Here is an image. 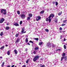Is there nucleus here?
I'll list each match as a JSON object with an SVG mask.
<instances>
[{
	"instance_id": "40",
	"label": "nucleus",
	"mask_w": 67,
	"mask_h": 67,
	"mask_svg": "<svg viewBox=\"0 0 67 67\" xmlns=\"http://www.w3.org/2000/svg\"><path fill=\"white\" fill-rule=\"evenodd\" d=\"M20 25H21L22 24V21H21L20 23Z\"/></svg>"
},
{
	"instance_id": "48",
	"label": "nucleus",
	"mask_w": 67,
	"mask_h": 67,
	"mask_svg": "<svg viewBox=\"0 0 67 67\" xmlns=\"http://www.w3.org/2000/svg\"><path fill=\"white\" fill-rule=\"evenodd\" d=\"M14 67V65H13L12 66V67Z\"/></svg>"
},
{
	"instance_id": "15",
	"label": "nucleus",
	"mask_w": 67,
	"mask_h": 67,
	"mask_svg": "<svg viewBox=\"0 0 67 67\" xmlns=\"http://www.w3.org/2000/svg\"><path fill=\"white\" fill-rule=\"evenodd\" d=\"M28 16L30 17H32V14H28Z\"/></svg>"
},
{
	"instance_id": "46",
	"label": "nucleus",
	"mask_w": 67,
	"mask_h": 67,
	"mask_svg": "<svg viewBox=\"0 0 67 67\" xmlns=\"http://www.w3.org/2000/svg\"><path fill=\"white\" fill-rule=\"evenodd\" d=\"M22 67H26V65H24Z\"/></svg>"
},
{
	"instance_id": "31",
	"label": "nucleus",
	"mask_w": 67,
	"mask_h": 67,
	"mask_svg": "<svg viewBox=\"0 0 67 67\" xmlns=\"http://www.w3.org/2000/svg\"><path fill=\"white\" fill-rule=\"evenodd\" d=\"M42 42H40L39 43V45H41L42 44Z\"/></svg>"
},
{
	"instance_id": "25",
	"label": "nucleus",
	"mask_w": 67,
	"mask_h": 67,
	"mask_svg": "<svg viewBox=\"0 0 67 67\" xmlns=\"http://www.w3.org/2000/svg\"><path fill=\"white\" fill-rule=\"evenodd\" d=\"M64 47L65 49H66V46L65 45H64Z\"/></svg>"
},
{
	"instance_id": "55",
	"label": "nucleus",
	"mask_w": 67,
	"mask_h": 67,
	"mask_svg": "<svg viewBox=\"0 0 67 67\" xmlns=\"http://www.w3.org/2000/svg\"><path fill=\"white\" fill-rule=\"evenodd\" d=\"M26 33V31H25V32H24L23 33Z\"/></svg>"
},
{
	"instance_id": "21",
	"label": "nucleus",
	"mask_w": 67,
	"mask_h": 67,
	"mask_svg": "<svg viewBox=\"0 0 67 67\" xmlns=\"http://www.w3.org/2000/svg\"><path fill=\"white\" fill-rule=\"evenodd\" d=\"M26 43H27L28 42V39L27 38H26L25 40Z\"/></svg>"
},
{
	"instance_id": "16",
	"label": "nucleus",
	"mask_w": 67,
	"mask_h": 67,
	"mask_svg": "<svg viewBox=\"0 0 67 67\" xmlns=\"http://www.w3.org/2000/svg\"><path fill=\"white\" fill-rule=\"evenodd\" d=\"M44 13V11L42 10L40 12V14H43V13Z\"/></svg>"
},
{
	"instance_id": "61",
	"label": "nucleus",
	"mask_w": 67,
	"mask_h": 67,
	"mask_svg": "<svg viewBox=\"0 0 67 67\" xmlns=\"http://www.w3.org/2000/svg\"><path fill=\"white\" fill-rule=\"evenodd\" d=\"M6 46H8V45H6Z\"/></svg>"
},
{
	"instance_id": "17",
	"label": "nucleus",
	"mask_w": 67,
	"mask_h": 67,
	"mask_svg": "<svg viewBox=\"0 0 67 67\" xmlns=\"http://www.w3.org/2000/svg\"><path fill=\"white\" fill-rule=\"evenodd\" d=\"M19 35V34H17L15 35V37H18Z\"/></svg>"
},
{
	"instance_id": "28",
	"label": "nucleus",
	"mask_w": 67,
	"mask_h": 67,
	"mask_svg": "<svg viewBox=\"0 0 67 67\" xmlns=\"http://www.w3.org/2000/svg\"><path fill=\"white\" fill-rule=\"evenodd\" d=\"M35 40L36 41H38V38H35Z\"/></svg>"
},
{
	"instance_id": "45",
	"label": "nucleus",
	"mask_w": 67,
	"mask_h": 67,
	"mask_svg": "<svg viewBox=\"0 0 67 67\" xmlns=\"http://www.w3.org/2000/svg\"><path fill=\"white\" fill-rule=\"evenodd\" d=\"M48 54H49V55H51V54H52V53H51V52L49 53Z\"/></svg>"
},
{
	"instance_id": "19",
	"label": "nucleus",
	"mask_w": 67,
	"mask_h": 67,
	"mask_svg": "<svg viewBox=\"0 0 67 67\" xmlns=\"http://www.w3.org/2000/svg\"><path fill=\"white\" fill-rule=\"evenodd\" d=\"M55 46H56V44H53L52 45V47L53 48H54V47H55Z\"/></svg>"
},
{
	"instance_id": "23",
	"label": "nucleus",
	"mask_w": 67,
	"mask_h": 67,
	"mask_svg": "<svg viewBox=\"0 0 67 67\" xmlns=\"http://www.w3.org/2000/svg\"><path fill=\"white\" fill-rule=\"evenodd\" d=\"M3 32H1V34H0V35L1 36H2L3 35Z\"/></svg>"
},
{
	"instance_id": "6",
	"label": "nucleus",
	"mask_w": 67,
	"mask_h": 67,
	"mask_svg": "<svg viewBox=\"0 0 67 67\" xmlns=\"http://www.w3.org/2000/svg\"><path fill=\"white\" fill-rule=\"evenodd\" d=\"M4 19L3 18H2L1 20H0V23H3L4 21Z\"/></svg>"
},
{
	"instance_id": "37",
	"label": "nucleus",
	"mask_w": 67,
	"mask_h": 67,
	"mask_svg": "<svg viewBox=\"0 0 67 67\" xmlns=\"http://www.w3.org/2000/svg\"><path fill=\"white\" fill-rule=\"evenodd\" d=\"M58 5V2H55V5L57 6Z\"/></svg>"
},
{
	"instance_id": "53",
	"label": "nucleus",
	"mask_w": 67,
	"mask_h": 67,
	"mask_svg": "<svg viewBox=\"0 0 67 67\" xmlns=\"http://www.w3.org/2000/svg\"><path fill=\"white\" fill-rule=\"evenodd\" d=\"M49 9H47V11H49Z\"/></svg>"
},
{
	"instance_id": "32",
	"label": "nucleus",
	"mask_w": 67,
	"mask_h": 67,
	"mask_svg": "<svg viewBox=\"0 0 67 67\" xmlns=\"http://www.w3.org/2000/svg\"><path fill=\"white\" fill-rule=\"evenodd\" d=\"M49 22H51V18H49Z\"/></svg>"
},
{
	"instance_id": "43",
	"label": "nucleus",
	"mask_w": 67,
	"mask_h": 67,
	"mask_svg": "<svg viewBox=\"0 0 67 67\" xmlns=\"http://www.w3.org/2000/svg\"><path fill=\"white\" fill-rule=\"evenodd\" d=\"M62 28L60 27V29H59V30H60V31H61V30H62Z\"/></svg>"
},
{
	"instance_id": "58",
	"label": "nucleus",
	"mask_w": 67,
	"mask_h": 67,
	"mask_svg": "<svg viewBox=\"0 0 67 67\" xmlns=\"http://www.w3.org/2000/svg\"><path fill=\"white\" fill-rule=\"evenodd\" d=\"M60 39H62V36H60Z\"/></svg>"
},
{
	"instance_id": "22",
	"label": "nucleus",
	"mask_w": 67,
	"mask_h": 67,
	"mask_svg": "<svg viewBox=\"0 0 67 67\" xmlns=\"http://www.w3.org/2000/svg\"><path fill=\"white\" fill-rule=\"evenodd\" d=\"M45 31L47 32H49V30L47 29H45Z\"/></svg>"
},
{
	"instance_id": "27",
	"label": "nucleus",
	"mask_w": 67,
	"mask_h": 67,
	"mask_svg": "<svg viewBox=\"0 0 67 67\" xmlns=\"http://www.w3.org/2000/svg\"><path fill=\"white\" fill-rule=\"evenodd\" d=\"M4 48V46H3L2 47H1L0 48L1 49H3Z\"/></svg>"
},
{
	"instance_id": "4",
	"label": "nucleus",
	"mask_w": 67,
	"mask_h": 67,
	"mask_svg": "<svg viewBox=\"0 0 67 67\" xmlns=\"http://www.w3.org/2000/svg\"><path fill=\"white\" fill-rule=\"evenodd\" d=\"M21 19H24L25 18V15L24 14H22L21 15Z\"/></svg>"
},
{
	"instance_id": "38",
	"label": "nucleus",
	"mask_w": 67,
	"mask_h": 67,
	"mask_svg": "<svg viewBox=\"0 0 67 67\" xmlns=\"http://www.w3.org/2000/svg\"><path fill=\"white\" fill-rule=\"evenodd\" d=\"M29 60H30V59H28V60L27 61H26V63H27V64L28 63Z\"/></svg>"
},
{
	"instance_id": "39",
	"label": "nucleus",
	"mask_w": 67,
	"mask_h": 67,
	"mask_svg": "<svg viewBox=\"0 0 67 67\" xmlns=\"http://www.w3.org/2000/svg\"><path fill=\"white\" fill-rule=\"evenodd\" d=\"M29 42L30 43H32V44H33V42L31 41H30Z\"/></svg>"
},
{
	"instance_id": "3",
	"label": "nucleus",
	"mask_w": 67,
	"mask_h": 67,
	"mask_svg": "<svg viewBox=\"0 0 67 67\" xmlns=\"http://www.w3.org/2000/svg\"><path fill=\"white\" fill-rule=\"evenodd\" d=\"M47 47H51V43L49 42L47 43V44L46 45Z\"/></svg>"
},
{
	"instance_id": "7",
	"label": "nucleus",
	"mask_w": 67,
	"mask_h": 67,
	"mask_svg": "<svg viewBox=\"0 0 67 67\" xmlns=\"http://www.w3.org/2000/svg\"><path fill=\"white\" fill-rule=\"evenodd\" d=\"M41 19V17L40 16H38L36 18V20L37 21H39V20H40V19Z\"/></svg>"
},
{
	"instance_id": "33",
	"label": "nucleus",
	"mask_w": 67,
	"mask_h": 67,
	"mask_svg": "<svg viewBox=\"0 0 67 67\" xmlns=\"http://www.w3.org/2000/svg\"><path fill=\"white\" fill-rule=\"evenodd\" d=\"M38 49V47H36L35 49V50H37Z\"/></svg>"
},
{
	"instance_id": "26",
	"label": "nucleus",
	"mask_w": 67,
	"mask_h": 67,
	"mask_svg": "<svg viewBox=\"0 0 67 67\" xmlns=\"http://www.w3.org/2000/svg\"><path fill=\"white\" fill-rule=\"evenodd\" d=\"M49 19H48V18H46V21H47V22H48V21Z\"/></svg>"
},
{
	"instance_id": "2",
	"label": "nucleus",
	"mask_w": 67,
	"mask_h": 67,
	"mask_svg": "<svg viewBox=\"0 0 67 67\" xmlns=\"http://www.w3.org/2000/svg\"><path fill=\"white\" fill-rule=\"evenodd\" d=\"M39 56H35L33 59V60L34 62H36L37 60L39 58Z\"/></svg>"
},
{
	"instance_id": "41",
	"label": "nucleus",
	"mask_w": 67,
	"mask_h": 67,
	"mask_svg": "<svg viewBox=\"0 0 67 67\" xmlns=\"http://www.w3.org/2000/svg\"><path fill=\"white\" fill-rule=\"evenodd\" d=\"M65 24H62L61 25H62V26H65Z\"/></svg>"
},
{
	"instance_id": "50",
	"label": "nucleus",
	"mask_w": 67,
	"mask_h": 67,
	"mask_svg": "<svg viewBox=\"0 0 67 67\" xmlns=\"http://www.w3.org/2000/svg\"><path fill=\"white\" fill-rule=\"evenodd\" d=\"M27 44H28V45H30V43H27Z\"/></svg>"
},
{
	"instance_id": "59",
	"label": "nucleus",
	"mask_w": 67,
	"mask_h": 67,
	"mask_svg": "<svg viewBox=\"0 0 67 67\" xmlns=\"http://www.w3.org/2000/svg\"><path fill=\"white\" fill-rule=\"evenodd\" d=\"M25 54H27V52H26V53H25Z\"/></svg>"
},
{
	"instance_id": "64",
	"label": "nucleus",
	"mask_w": 67,
	"mask_h": 67,
	"mask_svg": "<svg viewBox=\"0 0 67 67\" xmlns=\"http://www.w3.org/2000/svg\"><path fill=\"white\" fill-rule=\"evenodd\" d=\"M14 67H16V66H15Z\"/></svg>"
},
{
	"instance_id": "9",
	"label": "nucleus",
	"mask_w": 67,
	"mask_h": 67,
	"mask_svg": "<svg viewBox=\"0 0 67 67\" xmlns=\"http://www.w3.org/2000/svg\"><path fill=\"white\" fill-rule=\"evenodd\" d=\"M10 51H7V54L8 55H10Z\"/></svg>"
},
{
	"instance_id": "54",
	"label": "nucleus",
	"mask_w": 67,
	"mask_h": 67,
	"mask_svg": "<svg viewBox=\"0 0 67 67\" xmlns=\"http://www.w3.org/2000/svg\"><path fill=\"white\" fill-rule=\"evenodd\" d=\"M0 58H1V59L2 58V57H0Z\"/></svg>"
},
{
	"instance_id": "1",
	"label": "nucleus",
	"mask_w": 67,
	"mask_h": 67,
	"mask_svg": "<svg viewBox=\"0 0 67 67\" xmlns=\"http://www.w3.org/2000/svg\"><path fill=\"white\" fill-rule=\"evenodd\" d=\"M6 11V9H2L1 10V13L5 15L7 13Z\"/></svg>"
},
{
	"instance_id": "56",
	"label": "nucleus",
	"mask_w": 67,
	"mask_h": 67,
	"mask_svg": "<svg viewBox=\"0 0 67 67\" xmlns=\"http://www.w3.org/2000/svg\"><path fill=\"white\" fill-rule=\"evenodd\" d=\"M7 67H10V66H7Z\"/></svg>"
},
{
	"instance_id": "34",
	"label": "nucleus",
	"mask_w": 67,
	"mask_h": 67,
	"mask_svg": "<svg viewBox=\"0 0 67 67\" xmlns=\"http://www.w3.org/2000/svg\"><path fill=\"white\" fill-rule=\"evenodd\" d=\"M66 21H67V20H64L63 21V23H66Z\"/></svg>"
},
{
	"instance_id": "12",
	"label": "nucleus",
	"mask_w": 67,
	"mask_h": 67,
	"mask_svg": "<svg viewBox=\"0 0 67 67\" xmlns=\"http://www.w3.org/2000/svg\"><path fill=\"white\" fill-rule=\"evenodd\" d=\"M31 19V17H28L27 19V21H29Z\"/></svg>"
},
{
	"instance_id": "57",
	"label": "nucleus",
	"mask_w": 67,
	"mask_h": 67,
	"mask_svg": "<svg viewBox=\"0 0 67 67\" xmlns=\"http://www.w3.org/2000/svg\"><path fill=\"white\" fill-rule=\"evenodd\" d=\"M60 49H59L58 50H57V51H60Z\"/></svg>"
},
{
	"instance_id": "47",
	"label": "nucleus",
	"mask_w": 67,
	"mask_h": 67,
	"mask_svg": "<svg viewBox=\"0 0 67 67\" xmlns=\"http://www.w3.org/2000/svg\"><path fill=\"white\" fill-rule=\"evenodd\" d=\"M66 41V39L64 38L63 40V41Z\"/></svg>"
},
{
	"instance_id": "20",
	"label": "nucleus",
	"mask_w": 67,
	"mask_h": 67,
	"mask_svg": "<svg viewBox=\"0 0 67 67\" xmlns=\"http://www.w3.org/2000/svg\"><path fill=\"white\" fill-rule=\"evenodd\" d=\"M17 13L18 14H20V11L19 10L17 11Z\"/></svg>"
},
{
	"instance_id": "29",
	"label": "nucleus",
	"mask_w": 67,
	"mask_h": 67,
	"mask_svg": "<svg viewBox=\"0 0 67 67\" xmlns=\"http://www.w3.org/2000/svg\"><path fill=\"white\" fill-rule=\"evenodd\" d=\"M4 64V63L3 62L1 65L2 67H3Z\"/></svg>"
},
{
	"instance_id": "14",
	"label": "nucleus",
	"mask_w": 67,
	"mask_h": 67,
	"mask_svg": "<svg viewBox=\"0 0 67 67\" xmlns=\"http://www.w3.org/2000/svg\"><path fill=\"white\" fill-rule=\"evenodd\" d=\"M62 14V12H60L58 13V15H60L61 14Z\"/></svg>"
},
{
	"instance_id": "52",
	"label": "nucleus",
	"mask_w": 67,
	"mask_h": 67,
	"mask_svg": "<svg viewBox=\"0 0 67 67\" xmlns=\"http://www.w3.org/2000/svg\"><path fill=\"white\" fill-rule=\"evenodd\" d=\"M53 4H55V2H53Z\"/></svg>"
},
{
	"instance_id": "8",
	"label": "nucleus",
	"mask_w": 67,
	"mask_h": 67,
	"mask_svg": "<svg viewBox=\"0 0 67 67\" xmlns=\"http://www.w3.org/2000/svg\"><path fill=\"white\" fill-rule=\"evenodd\" d=\"M63 58H64L65 59V60H66L67 59V58L66 57L64 58V57H62L61 58V61H62V60H63Z\"/></svg>"
},
{
	"instance_id": "11",
	"label": "nucleus",
	"mask_w": 67,
	"mask_h": 67,
	"mask_svg": "<svg viewBox=\"0 0 67 67\" xmlns=\"http://www.w3.org/2000/svg\"><path fill=\"white\" fill-rule=\"evenodd\" d=\"M14 52L15 54H18V52L17 51V50H14Z\"/></svg>"
},
{
	"instance_id": "13",
	"label": "nucleus",
	"mask_w": 67,
	"mask_h": 67,
	"mask_svg": "<svg viewBox=\"0 0 67 67\" xmlns=\"http://www.w3.org/2000/svg\"><path fill=\"white\" fill-rule=\"evenodd\" d=\"M5 29L7 30H8L10 29V28H9V27L8 26L6 27H5Z\"/></svg>"
},
{
	"instance_id": "63",
	"label": "nucleus",
	"mask_w": 67,
	"mask_h": 67,
	"mask_svg": "<svg viewBox=\"0 0 67 67\" xmlns=\"http://www.w3.org/2000/svg\"><path fill=\"white\" fill-rule=\"evenodd\" d=\"M21 64V63H20V64Z\"/></svg>"
},
{
	"instance_id": "62",
	"label": "nucleus",
	"mask_w": 67,
	"mask_h": 67,
	"mask_svg": "<svg viewBox=\"0 0 67 67\" xmlns=\"http://www.w3.org/2000/svg\"><path fill=\"white\" fill-rule=\"evenodd\" d=\"M41 65H42V64H40V66H41Z\"/></svg>"
},
{
	"instance_id": "5",
	"label": "nucleus",
	"mask_w": 67,
	"mask_h": 67,
	"mask_svg": "<svg viewBox=\"0 0 67 67\" xmlns=\"http://www.w3.org/2000/svg\"><path fill=\"white\" fill-rule=\"evenodd\" d=\"M54 17V15L53 14H51L48 17V18H53Z\"/></svg>"
},
{
	"instance_id": "35",
	"label": "nucleus",
	"mask_w": 67,
	"mask_h": 67,
	"mask_svg": "<svg viewBox=\"0 0 67 67\" xmlns=\"http://www.w3.org/2000/svg\"><path fill=\"white\" fill-rule=\"evenodd\" d=\"M65 53H63V54H62V56H65Z\"/></svg>"
},
{
	"instance_id": "18",
	"label": "nucleus",
	"mask_w": 67,
	"mask_h": 67,
	"mask_svg": "<svg viewBox=\"0 0 67 67\" xmlns=\"http://www.w3.org/2000/svg\"><path fill=\"white\" fill-rule=\"evenodd\" d=\"M58 21V19H55V23H57Z\"/></svg>"
},
{
	"instance_id": "10",
	"label": "nucleus",
	"mask_w": 67,
	"mask_h": 67,
	"mask_svg": "<svg viewBox=\"0 0 67 67\" xmlns=\"http://www.w3.org/2000/svg\"><path fill=\"white\" fill-rule=\"evenodd\" d=\"M14 25L16 26H18L19 25V24L18 23H14Z\"/></svg>"
},
{
	"instance_id": "60",
	"label": "nucleus",
	"mask_w": 67,
	"mask_h": 67,
	"mask_svg": "<svg viewBox=\"0 0 67 67\" xmlns=\"http://www.w3.org/2000/svg\"><path fill=\"white\" fill-rule=\"evenodd\" d=\"M41 60H43V59H42V58H41Z\"/></svg>"
},
{
	"instance_id": "30",
	"label": "nucleus",
	"mask_w": 67,
	"mask_h": 67,
	"mask_svg": "<svg viewBox=\"0 0 67 67\" xmlns=\"http://www.w3.org/2000/svg\"><path fill=\"white\" fill-rule=\"evenodd\" d=\"M19 38H18L16 41V42L17 43H18L19 42Z\"/></svg>"
},
{
	"instance_id": "42",
	"label": "nucleus",
	"mask_w": 67,
	"mask_h": 67,
	"mask_svg": "<svg viewBox=\"0 0 67 67\" xmlns=\"http://www.w3.org/2000/svg\"><path fill=\"white\" fill-rule=\"evenodd\" d=\"M40 67H45V65H43L41 66Z\"/></svg>"
},
{
	"instance_id": "51",
	"label": "nucleus",
	"mask_w": 67,
	"mask_h": 67,
	"mask_svg": "<svg viewBox=\"0 0 67 67\" xmlns=\"http://www.w3.org/2000/svg\"><path fill=\"white\" fill-rule=\"evenodd\" d=\"M27 50H28L27 49V48L26 49V50H25L26 51H27Z\"/></svg>"
},
{
	"instance_id": "44",
	"label": "nucleus",
	"mask_w": 67,
	"mask_h": 67,
	"mask_svg": "<svg viewBox=\"0 0 67 67\" xmlns=\"http://www.w3.org/2000/svg\"><path fill=\"white\" fill-rule=\"evenodd\" d=\"M55 54V52L54 51L52 53V54Z\"/></svg>"
},
{
	"instance_id": "49",
	"label": "nucleus",
	"mask_w": 67,
	"mask_h": 67,
	"mask_svg": "<svg viewBox=\"0 0 67 67\" xmlns=\"http://www.w3.org/2000/svg\"><path fill=\"white\" fill-rule=\"evenodd\" d=\"M6 25H9V23H7L6 24Z\"/></svg>"
},
{
	"instance_id": "36",
	"label": "nucleus",
	"mask_w": 67,
	"mask_h": 67,
	"mask_svg": "<svg viewBox=\"0 0 67 67\" xmlns=\"http://www.w3.org/2000/svg\"><path fill=\"white\" fill-rule=\"evenodd\" d=\"M36 51H34V52H33V53H34V54H36Z\"/></svg>"
},
{
	"instance_id": "24",
	"label": "nucleus",
	"mask_w": 67,
	"mask_h": 67,
	"mask_svg": "<svg viewBox=\"0 0 67 67\" xmlns=\"http://www.w3.org/2000/svg\"><path fill=\"white\" fill-rule=\"evenodd\" d=\"M24 31V29H22V30L21 31V32H22V33H23Z\"/></svg>"
}]
</instances>
